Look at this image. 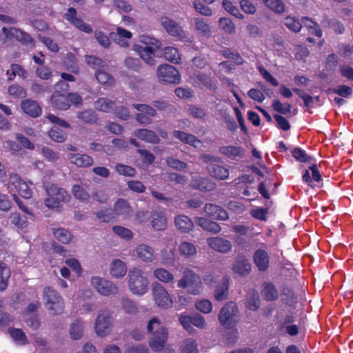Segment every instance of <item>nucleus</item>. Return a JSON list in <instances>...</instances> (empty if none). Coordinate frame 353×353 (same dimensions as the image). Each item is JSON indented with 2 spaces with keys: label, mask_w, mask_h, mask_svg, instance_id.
Masks as SVG:
<instances>
[{
  "label": "nucleus",
  "mask_w": 353,
  "mask_h": 353,
  "mask_svg": "<svg viewBox=\"0 0 353 353\" xmlns=\"http://www.w3.org/2000/svg\"><path fill=\"white\" fill-rule=\"evenodd\" d=\"M139 41L141 44H134L133 50L146 64L150 66L154 65L157 63L155 57H159L157 53L161 48V42L146 34L140 35Z\"/></svg>",
  "instance_id": "f257e3e1"
},
{
  "label": "nucleus",
  "mask_w": 353,
  "mask_h": 353,
  "mask_svg": "<svg viewBox=\"0 0 353 353\" xmlns=\"http://www.w3.org/2000/svg\"><path fill=\"white\" fill-rule=\"evenodd\" d=\"M148 332L152 333L149 341L150 347L154 351H161L168 339V330L157 318H153L148 324Z\"/></svg>",
  "instance_id": "f03ea898"
},
{
  "label": "nucleus",
  "mask_w": 353,
  "mask_h": 353,
  "mask_svg": "<svg viewBox=\"0 0 353 353\" xmlns=\"http://www.w3.org/2000/svg\"><path fill=\"white\" fill-rule=\"evenodd\" d=\"M43 186L48 196L45 200V204L49 208H59L60 202L67 201L70 197L64 189L55 185H49L45 181Z\"/></svg>",
  "instance_id": "7ed1b4c3"
},
{
  "label": "nucleus",
  "mask_w": 353,
  "mask_h": 353,
  "mask_svg": "<svg viewBox=\"0 0 353 353\" xmlns=\"http://www.w3.org/2000/svg\"><path fill=\"white\" fill-rule=\"evenodd\" d=\"M177 287L187 288L192 294H199L202 290V283L200 276L193 270L187 269L183 273V276L178 281Z\"/></svg>",
  "instance_id": "20e7f679"
},
{
  "label": "nucleus",
  "mask_w": 353,
  "mask_h": 353,
  "mask_svg": "<svg viewBox=\"0 0 353 353\" xmlns=\"http://www.w3.org/2000/svg\"><path fill=\"white\" fill-rule=\"evenodd\" d=\"M43 300L47 309L52 314H60L63 312V300L54 289L50 287L44 288Z\"/></svg>",
  "instance_id": "39448f33"
},
{
  "label": "nucleus",
  "mask_w": 353,
  "mask_h": 353,
  "mask_svg": "<svg viewBox=\"0 0 353 353\" xmlns=\"http://www.w3.org/2000/svg\"><path fill=\"white\" fill-rule=\"evenodd\" d=\"M128 276L129 288L133 294L143 295L148 291L149 282L148 279L142 275L141 270H130Z\"/></svg>",
  "instance_id": "423d86ee"
},
{
  "label": "nucleus",
  "mask_w": 353,
  "mask_h": 353,
  "mask_svg": "<svg viewBox=\"0 0 353 353\" xmlns=\"http://www.w3.org/2000/svg\"><path fill=\"white\" fill-rule=\"evenodd\" d=\"M152 294L155 304L161 308L168 309L173 305L172 296L165 287L158 283H154L152 287Z\"/></svg>",
  "instance_id": "0eeeda50"
},
{
  "label": "nucleus",
  "mask_w": 353,
  "mask_h": 353,
  "mask_svg": "<svg viewBox=\"0 0 353 353\" xmlns=\"http://www.w3.org/2000/svg\"><path fill=\"white\" fill-rule=\"evenodd\" d=\"M236 313L237 307L234 303L229 302L226 303L219 315L221 324L225 328H233L236 323Z\"/></svg>",
  "instance_id": "6e6552de"
},
{
  "label": "nucleus",
  "mask_w": 353,
  "mask_h": 353,
  "mask_svg": "<svg viewBox=\"0 0 353 353\" xmlns=\"http://www.w3.org/2000/svg\"><path fill=\"white\" fill-rule=\"evenodd\" d=\"M201 158L203 161L210 163V165L208 167V170L211 176L220 180H225L228 177L229 170L228 168L221 165L214 164L215 162H219L221 161L220 158L208 154H203Z\"/></svg>",
  "instance_id": "1a4fd4ad"
},
{
  "label": "nucleus",
  "mask_w": 353,
  "mask_h": 353,
  "mask_svg": "<svg viewBox=\"0 0 353 353\" xmlns=\"http://www.w3.org/2000/svg\"><path fill=\"white\" fill-rule=\"evenodd\" d=\"M8 187L10 192H16L23 198L30 199L32 196L28 184L16 174H10Z\"/></svg>",
  "instance_id": "9d476101"
},
{
  "label": "nucleus",
  "mask_w": 353,
  "mask_h": 353,
  "mask_svg": "<svg viewBox=\"0 0 353 353\" xmlns=\"http://www.w3.org/2000/svg\"><path fill=\"white\" fill-rule=\"evenodd\" d=\"M112 324V318L107 310H101L96 319L94 327L96 333L101 336L107 335Z\"/></svg>",
  "instance_id": "9b49d317"
},
{
  "label": "nucleus",
  "mask_w": 353,
  "mask_h": 353,
  "mask_svg": "<svg viewBox=\"0 0 353 353\" xmlns=\"http://www.w3.org/2000/svg\"><path fill=\"white\" fill-rule=\"evenodd\" d=\"M2 32L7 39L15 38L23 45L29 46L30 47L34 46V39L29 34L20 29L3 27L2 28Z\"/></svg>",
  "instance_id": "f8f14e48"
},
{
  "label": "nucleus",
  "mask_w": 353,
  "mask_h": 353,
  "mask_svg": "<svg viewBox=\"0 0 353 353\" xmlns=\"http://www.w3.org/2000/svg\"><path fill=\"white\" fill-rule=\"evenodd\" d=\"M157 76L161 81L169 83H179L180 80L179 71L168 64H163L158 68Z\"/></svg>",
  "instance_id": "ddd939ff"
},
{
  "label": "nucleus",
  "mask_w": 353,
  "mask_h": 353,
  "mask_svg": "<svg viewBox=\"0 0 353 353\" xmlns=\"http://www.w3.org/2000/svg\"><path fill=\"white\" fill-rule=\"evenodd\" d=\"M91 284L99 293L104 296L114 294L118 292L117 287L111 281L98 276L91 279Z\"/></svg>",
  "instance_id": "4468645a"
},
{
  "label": "nucleus",
  "mask_w": 353,
  "mask_h": 353,
  "mask_svg": "<svg viewBox=\"0 0 353 353\" xmlns=\"http://www.w3.org/2000/svg\"><path fill=\"white\" fill-rule=\"evenodd\" d=\"M160 21L161 26L170 36L178 38L185 36L184 31L176 21L168 17H162Z\"/></svg>",
  "instance_id": "2eb2a0df"
},
{
  "label": "nucleus",
  "mask_w": 353,
  "mask_h": 353,
  "mask_svg": "<svg viewBox=\"0 0 353 353\" xmlns=\"http://www.w3.org/2000/svg\"><path fill=\"white\" fill-rule=\"evenodd\" d=\"M66 20L70 21L74 27L85 33H91L92 29L88 24L85 23L81 19L77 17V10L73 8H70L64 14Z\"/></svg>",
  "instance_id": "dca6fc26"
},
{
  "label": "nucleus",
  "mask_w": 353,
  "mask_h": 353,
  "mask_svg": "<svg viewBox=\"0 0 353 353\" xmlns=\"http://www.w3.org/2000/svg\"><path fill=\"white\" fill-rule=\"evenodd\" d=\"M207 243L210 248L221 253H227L232 249L231 243L221 237L208 238Z\"/></svg>",
  "instance_id": "f3484780"
},
{
  "label": "nucleus",
  "mask_w": 353,
  "mask_h": 353,
  "mask_svg": "<svg viewBox=\"0 0 353 353\" xmlns=\"http://www.w3.org/2000/svg\"><path fill=\"white\" fill-rule=\"evenodd\" d=\"M219 150L220 154L232 160L241 159L245 154V150L239 145H223Z\"/></svg>",
  "instance_id": "a211bd4d"
},
{
  "label": "nucleus",
  "mask_w": 353,
  "mask_h": 353,
  "mask_svg": "<svg viewBox=\"0 0 353 353\" xmlns=\"http://www.w3.org/2000/svg\"><path fill=\"white\" fill-rule=\"evenodd\" d=\"M110 38L117 44L122 47L128 46V40L130 39L132 34L121 27L116 28V32H112L110 34Z\"/></svg>",
  "instance_id": "6ab92c4d"
},
{
  "label": "nucleus",
  "mask_w": 353,
  "mask_h": 353,
  "mask_svg": "<svg viewBox=\"0 0 353 353\" xmlns=\"http://www.w3.org/2000/svg\"><path fill=\"white\" fill-rule=\"evenodd\" d=\"M205 212L208 216L214 219L225 221L229 218L227 211L219 205L212 203H208L205 205Z\"/></svg>",
  "instance_id": "aec40b11"
},
{
  "label": "nucleus",
  "mask_w": 353,
  "mask_h": 353,
  "mask_svg": "<svg viewBox=\"0 0 353 353\" xmlns=\"http://www.w3.org/2000/svg\"><path fill=\"white\" fill-rule=\"evenodd\" d=\"M253 260L259 271H265L269 267L270 257L264 250H256L253 255Z\"/></svg>",
  "instance_id": "412c9836"
},
{
  "label": "nucleus",
  "mask_w": 353,
  "mask_h": 353,
  "mask_svg": "<svg viewBox=\"0 0 353 353\" xmlns=\"http://www.w3.org/2000/svg\"><path fill=\"white\" fill-rule=\"evenodd\" d=\"M191 186L200 191L208 192L212 191L215 188V183L208 179L199 177L192 180Z\"/></svg>",
  "instance_id": "4be33fe9"
},
{
  "label": "nucleus",
  "mask_w": 353,
  "mask_h": 353,
  "mask_svg": "<svg viewBox=\"0 0 353 353\" xmlns=\"http://www.w3.org/2000/svg\"><path fill=\"white\" fill-rule=\"evenodd\" d=\"M137 256L143 261L151 262L154 259V253L153 249L149 245L141 244L137 249Z\"/></svg>",
  "instance_id": "5701e85b"
},
{
  "label": "nucleus",
  "mask_w": 353,
  "mask_h": 353,
  "mask_svg": "<svg viewBox=\"0 0 353 353\" xmlns=\"http://www.w3.org/2000/svg\"><path fill=\"white\" fill-rule=\"evenodd\" d=\"M40 305V303L39 302H36L34 303H30L26 311V316L28 319L26 322L28 326L31 327L34 330H37L39 325L40 323L39 321V319L37 316H34L32 318L30 317L31 313L36 311Z\"/></svg>",
  "instance_id": "b1692460"
},
{
  "label": "nucleus",
  "mask_w": 353,
  "mask_h": 353,
  "mask_svg": "<svg viewBox=\"0 0 353 353\" xmlns=\"http://www.w3.org/2000/svg\"><path fill=\"white\" fill-rule=\"evenodd\" d=\"M70 161L78 167H88L93 164V159L87 154H70L68 157Z\"/></svg>",
  "instance_id": "393cba45"
},
{
  "label": "nucleus",
  "mask_w": 353,
  "mask_h": 353,
  "mask_svg": "<svg viewBox=\"0 0 353 353\" xmlns=\"http://www.w3.org/2000/svg\"><path fill=\"white\" fill-rule=\"evenodd\" d=\"M6 74L8 75V80L10 81H13L17 75L23 79H26L28 76V73L24 68L17 63L10 65V69L7 70Z\"/></svg>",
  "instance_id": "a878e982"
},
{
  "label": "nucleus",
  "mask_w": 353,
  "mask_h": 353,
  "mask_svg": "<svg viewBox=\"0 0 353 353\" xmlns=\"http://www.w3.org/2000/svg\"><path fill=\"white\" fill-rule=\"evenodd\" d=\"M127 272L125 263L120 259L113 261L110 265V274L115 278L123 277Z\"/></svg>",
  "instance_id": "bb28decb"
},
{
  "label": "nucleus",
  "mask_w": 353,
  "mask_h": 353,
  "mask_svg": "<svg viewBox=\"0 0 353 353\" xmlns=\"http://www.w3.org/2000/svg\"><path fill=\"white\" fill-rule=\"evenodd\" d=\"M153 276L158 281L164 283H173L174 281V274L163 268L154 270Z\"/></svg>",
  "instance_id": "cd10ccee"
},
{
  "label": "nucleus",
  "mask_w": 353,
  "mask_h": 353,
  "mask_svg": "<svg viewBox=\"0 0 353 353\" xmlns=\"http://www.w3.org/2000/svg\"><path fill=\"white\" fill-rule=\"evenodd\" d=\"M195 221L203 230L214 234L219 233L221 230L218 223L205 218L197 217L195 219Z\"/></svg>",
  "instance_id": "c85d7f7f"
},
{
  "label": "nucleus",
  "mask_w": 353,
  "mask_h": 353,
  "mask_svg": "<svg viewBox=\"0 0 353 353\" xmlns=\"http://www.w3.org/2000/svg\"><path fill=\"white\" fill-rule=\"evenodd\" d=\"M51 102L54 108L61 110H66L69 108V103L67 102V98L65 94H61L58 91L54 92L51 97Z\"/></svg>",
  "instance_id": "c756f323"
},
{
  "label": "nucleus",
  "mask_w": 353,
  "mask_h": 353,
  "mask_svg": "<svg viewBox=\"0 0 353 353\" xmlns=\"http://www.w3.org/2000/svg\"><path fill=\"white\" fill-rule=\"evenodd\" d=\"M175 225L182 232H188L192 230L194 223L191 219L185 215H179L175 218Z\"/></svg>",
  "instance_id": "7c9ffc66"
},
{
  "label": "nucleus",
  "mask_w": 353,
  "mask_h": 353,
  "mask_svg": "<svg viewBox=\"0 0 353 353\" xmlns=\"http://www.w3.org/2000/svg\"><path fill=\"white\" fill-rule=\"evenodd\" d=\"M174 136L182 142L191 145L195 148H198L201 145V141L196 139V137L192 134H189L181 131H174Z\"/></svg>",
  "instance_id": "2f4dec72"
},
{
  "label": "nucleus",
  "mask_w": 353,
  "mask_h": 353,
  "mask_svg": "<svg viewBox=\"0 0 353 353\" xmlns=\"http://www.w3.org/2000/svg\"><path fill=\"white\" fill-rule=\"evenodd\" d=\"M263 286V288L261 291V295L266 301H272L278 299V291L272 283H265Z\"/></svg>",
  "instance_id": "473e14b6"
},
{
  "label": "nucleus",
  "mask_w": 353,
  "mask_h": 353,
  "mask_svg": "<svg viewBox=\"0 0 353 353\" xmlns=\"http://www.w3.org/2000/svg\"><path fill=\"white\" fill-rule=\"evenodd\" d=\"M153 106L154 108L150 107L146 104H132V108L137 109V110H154V108L158 109L159 110H171V105L168 104L165 101H154L153 103Z\"/></svg>",
  "instance_id": "72a5a7b5"
},
{
  "label": "nucleus",
  "mask_w": 353,
  "mask_h": 353,
  "mask_svg": "<svg viewBox=\"0 0 353 353\" xmlns=\"http://www.w3.org/2000/svg\"><path fill=\"white\" fill-rule=\"evenodd\" d=\"M233 270L239 274L245 275L250 272L251 265L248 259L241 258L235 262Z\"/></svg>",
  "instance_id": "f704fd0d"
},
{
  "label": "nucleus",
  "mask_w": 353,
  "mask_h": 353,
  "mask_svg": "<svg viewBox=\"0 0 353 353\" xmlns=\"http://www.w3.org/2000/svg\"><path fill=\"white\" fill-rule=\"evenodd\" d=\"M10 271L7 265L0 262V290L3 291L8 287Z\"/></svg>",
  "instance_id": "c9c22d12"
},
{
  "label": "nucleus",
  "mask_w": 353,
  "mask_h": 353,
  "mask_svg": "<svg viewBox=\"0 0 353 353\" xmlns=\"http://www.w3.org/2000/svg\"><path fill=\"white\" fill-rule=\"evenodd\" d=\"M259 296L256 290H252L248 294L246 307L250 310H256L259 307Z\"/></svg>",
  "instance_id": "e433bc0d"
},
{
  "label": "nucleus",
  "mask_w": 353,
  "mask_h": 353,
  "mask_svg": "<svg viewBox=\"0 0 353 353\" xmlns=\"http://www.w3.org/2000/svg\"><path fill=\"white\" fill-rule=\"evenodd\" d=\"M302 26H305L309 30H311V33L316 35V37H321L322 36V31L320 28V26L318 23L313 21L312 19L308 17H303L302 19Z\"/></svg>",
  "instance_id": "4c0bfd02"
},
{
  "label": "nucleus",
  "mask_w": 353,
  "mask_h": 353,
  "mask_svg": "<svg viewBox=\"0 0 353 353\" xmlns=\"http://www.w3.org/2000/svg\"><path fill=\"white\" fill-rule=\"evenodd\" d=\"M263 2L270 10L275 13L282 14L285 12V5L281 0H263Z\"/></svg>",
  "instance_id": "58836bf2"
},
{
  "label": "nucleus",
  "mask_w": 353,
  "mask_h": 353,
  "mask_svg": "<svg viewBox=\"0 0 353 353\" xmlns=\"http://www.w3.org/2000/svg\"><path fill=\"white\" fill-rule=\"evenodd\" d=\"M136 135L138 138L150 143H157L159 141L158 137L154 132L145 129L138 130Z\"/></svg>",
  "instance_id": "ea45409f"
},
{
  "label": "nucleus",
  "mask_w": 353,
  "mask_h": 353,
  "mask_svg": "<svg viewBox=\"0 0 353 353\" xmlns=\"http://www.w3.org/2000/svg\"><path fill=\"white\" fill-rule=\"evenodd\" d=\"M163 56L165 59L174 63H178L180 60L179 53L174 47H166L163 50Z\"/></svg>",
  "instance_id": "a19ab883"
},
{
  "label": "nucleus",
  "mask_w": 353,
  "mask_h": 353,
  "mask_svg": "<svg viewBox=\"0 0 353 353\" xmlns=\"http://www.w3.org/2000/svg\"><path fill=\"white\" fill-rule=\"evenodd\" d=\"M228 279L225 278L221 285H218L214 292V297L217 301L226 299L228 295Z\"/></svg>",
  "instance_id": "79ce46f5"
},
{
  "label": "nucleus",
  "mask_w": 353,
  "mask_h": 353,
  "mask_svg": "<svg viewBox=\"0 0 353 353\" xmlns=\"http://www.w3.org/2000/svg\"><path fill=\"white\" fill-rule=\"evenodd\" d=\"M179 252L185 257H190L196 253V247L190 242H183L179 245Z\"/></svg>",
  "instance_id": "37998d69"
},
{
  "label": "nucleus",
  "mask_w": 353,
  "mask_h": 353,
  "mask_svg": "<svg viewBox=\"0 0 353 353\" xmlns=\"http://www.w3.org/2000/svg\"><path fill=\"white\" fill-rule=\"evenodd\" d=\"M152 227L158 230L165 229L167 224V219L162 213H154L152 221Z\"/></svg>",
  "instance_id": "c03bdc74"
},
{
  "label": "nucleus",
  "mask_w": 353,
  "mask_h": 353,
  "mask_svg": "<svg viewBox=\"0 0 353 353\" xmlns=\"http://www.w3.org/2000/svg\"><path fill=\"white\" fill-rule=\"evenodd\" d=\"M94 108L97 110H107L116 108L114 101L108 98H100L94 103Z\"/></svg>",
  "instance_id": "a18cd8bd"
},
{
  "label": "nucleus",
  "mask_w": 353,
  "mask_h": 353,
  "mask_svg": "<svg viewBox=\"0 0 353 353\" xmlns=\"http://www.w3.org/2000/svg\"><path fill=\"white\" fill-rule=\"evenodd\" d=\"M283 23L289 30L294 32H299L302 27V24L299 20L290 16L283 19Z\"/></svg>",
  "instance_id": "49530a36"
},
{
  "label": "nucleus",
  "mask_w": 353,
  "mask_h": 353,
  "mask_svg": "<svg viewBox=\"0 0 353 353\" xmlns=\"http://www.w3.org/2000/svg\"><path fill=\"white\" fill-rule=\"evenodd\" d=\"M9 334L17 344L24 345L26 343V334L21 329L10 328Z\"/></svg>",
  "instance_id": "de8ad7c7"
},
{
  "label": "nucleus",
  "mask_w": 353,
  "mask_h": 353,
  "mask_svg": "<svg viewBox=\"0 0 353 353\" xmlns=\"http://www.w3.org/2000/svg\"><path fill=\"white\" fill-rule=\"evenodd\" d=\"M83 334L82 323L80 321L77 320L74 323L70 325V335L72 339H79Z\"/></svg>",
  "instance_id": "09e8293b"
},
{
  "label": "nucleus",
  "mask_w": 353,
  "mask_h": 353,
  "mask_svg": "<svg viewBox=\"0 0 353 353\" xmlns=\"http://www.w3.org/2000/svg\"><path fill=\"white\" fill-rule=\"evenodd\" d=\"M54 237L63 243H69L72 236L71 234L66 230L59 228L54 231Z\"/></svg>",
  "instance_id": "8fccbe9b"
},
{
  "label": "nucleus",
  "mask_w": 353,
  "mask_h": 353,
  "mask_svg": "<svg viewBox=\"0 0 353 353\" xmlns=\"http://www.w3.org/2000/svg\"><path fill=\"white\" fill-rule=\"evenodd\" d=\"M72 192L75 198L79 200L85 201L90 199L89 193L79 185H74L72 187Z\"/></svg>",
  "instance_id": "3c124183"
},
{
  "label": "nucleus",
  "mask_w": 353,
  "mask_h": 353,
  "mask_svg": "<svg viewBox=\"0 0 353 353\" xmlns=\"http://www.w3.org/2000/svg\"><path fill=\"white\" fill-rule=\"evenodd\" d=\"M114 211L117 214L128 215L131 209L125 200L119 199L114 205Z\"/></svg>",
  "instance_id": "603ef678"
},
{
  "label": "nucleus",
  "mask_w": 353,
  "mask_h": 353,
  "mask_svg": "<svg viewBox=\"0 0 353 353\" xmlns=\"http://www.w3.org/2000/svg\"><path fill=\"white\" fill-rule=\"evenodd\" d=\"M223 7L224 9L230 12L231 14L234 16L235 17L242 19H243V15L239 12L238 8L233 5V3L228 0H223L222 2Z\"/></svg>",
  "instance_id": "864d4df0"
},
{
  "label": "nucleus",
  "mask_w": 353,
  "mask_h": 353,
  "mask_svg": "<svg viewBox=\"0 0 353 353\" xmlns=\"http://www.w3.org/2000/svg\"><path fill=\"white\" fill-rule=\"evenodd\" d=\"M8 93L16 98H23L26 96V90L19 84L11 85L8 88Z\"/></svg>",
  "instance_id": "5fc2aeb1"
},
{
  "label": "nucleus",
  "mask_w": 353,
  "mask_h": 353,
  "mask_svg": "<svg viewBox=\"0 0 353 353\" xmlns=\"http://www.w3.org/2000/svg\"><path fill=\"white\" fill-rule=\"evenodd\" d=\"M195 28L199 34L202 35L209 37L210 35V29L208 24L203 19H195Z\"/></svg>",
  "instance_id": "6e6d98bb"
},
{
  "label": "nucleus",
  "mask_w": 353,
  "mask_h": 353,
  "mask_svg": "<svg viewBox=\"0 0 353 353\" xmlns=\"http://www.w3.org/2000/svg\"><path fill=\"white\" fill-rule=\"evenodd\" d=\"M96 78L101 84L112 85L114 83L113 77L110 74L103 70H98L96 72Z\"/></svg>",
  "instance_id": "4d7b16f0"
},
{
  "label": "nucleus",
  "mask_w": 353,
  "mask_h": 353,
  "mask_svg": "<svg viewBox=\"0 0 353 353\" xmlns=\"http://www.w3.org/2000/svg\"><path fill=\"white\" fill-rule=\"evenodd\" d=\"M219 26L226 33L232 34L235 31V26L232 21L228 18L219 19Z\"/></svg>",
  "instance_id": "13d9d810"
},
{
  "label": "nucleus",
  "mask_w": 353,
  "mask_h": 353,
  "mask_svg": "<svg viewBox=\"0 0 353 353\" xmlns=\"http://www.w3.org/2000/svg\"><path fill=\"white\" fill-rule=\"evenodd\" d=\"M268 214V210L261 207L256 208L250 211V214L253 218L263 221L267 220Z\"/></svg>",
  "instance_id": "bf43d9fd"
},
{
  "label": "nucleus",
  "mask_w": 353,
  "mask_h": 353,
  "mask_svg": "<svg viewBox=\"0 0 353 353\" xmlns=\"http://www.w3.org/2000/svg\"><path fill=\"white\" fill-rule=\"evenodd\" d=\"M179 320L183 327L187 332L189 333H192L194 331V329L192 325V316L182 314L180 315Z\"/></svg>",
  "instance_id": "052dcab7"
},
{
  "label": "nucleus",
  "mask_w": 353,
  "mask_h": 353,
  "mask_svg": "<svg viewBox=\"0 0 353 353\" xmlns=\"http://www.w3.org/2000/svg\"><path fill=\"white\" fill-rule=\"evenodd\" d=\"M181 353H198L195 341L192 339L185 340L181 346Z\"/></svg>",
  "instance_id": "680f3d73"
},
{
  "label": "nucleus",
  "mask_w": 353,
  "mask_h": 353,
  "mask_svg": "<svg viewBox=\"0 0 353 353\" xmlns=\"http://www.w3.org/2000/svg\"><path fill=\"white\" fill-rule=\"evenodd\" d=\"M49 136L50 138L57 142H63L65 140V135L63 132V130L59 129L57 126H54L49 132Z\"/></svg>",
  "instance_id": "e2e57ef3"
},
{
  "label": "nucleus",
  "mask_w": 353,
  "mask_h": 353,
  "mask_svg": "<svg viewBox=\"0 0 353 353\" xmlns=\"http://www.w3.org/2000/svg\"><path fill=\"white\" fill-rule=\"evenodd\" d=\"M196 308L200 312L208 314L212 310V303L207 299H202L195 303Z\"/></svg>",
  "instance_id": "0e129e2a"
},
{
  "label": "nucleus",
  "mask_w": 353,
  "mask_h": 353,
  "mask_svg": "<svg viewBox=\"0 0 353 353\" xmlns=\"http://www.w3.org/2000/svg\"><path fill=\"white\" fill-rule=\"evenodd\" d=\"M292 155L296 160L302 163L307 162L310 159L306 152L300 148H294L292 151Z\"/></svg>",
  "instance_id": "69168bd1"
},
{
  "label": "nucleus",
  "mask_w": 353,
  "mask_h": 353,
  "mask_svg": "<svg viewBox=\"0 0 353 353\" xmlns=\"http://www.w3.org/2000/svg\"><path fill=\"white\" fill-rule=\"evenodd\" d=\"M258 70L263 78L273 86H278V81L263 66H259Z\"/></svg>",
  "instance_id": "338daca9"
},
{
  "label": "nucleus",
  "mask_w": 353,
  "mask_h": 353,
  "mask_svg": "<svg viewBox=\"0 0 353 353\" xmlns=\"http://www.w3.org/2000/svg\"><path fill=\"white\" fill-rule=\"evenodd\" d=\"M221 54L224 57L232 59L238 65H241L243 63V59L239 54L232 52L230 49H224L221 50Z\"/></svg>",
  "instance_id": "774afa93"
}]
</instances>
